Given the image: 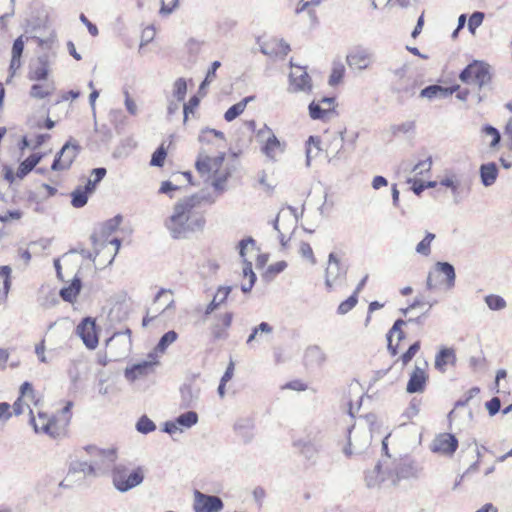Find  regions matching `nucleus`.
I'll return each mask as SVG.
<instances>
[{"mask_svg":"<svg viewBox=\"0 0 512 512\" xmlns=\"http://www.w3.org/2000/svg\"><path fill=\"white\" fill-rule=\"evenodd\" d=\"M178 426H182L184 428H191L198 422V414L194 411H188L181 415H179L175 419Z\"/></svg>","mask_w":512,"mask_h":512,"instance_id":"50","label":"nucleus"},{"mask_svg":"<svg viewBox=\"0 0 512 512\" xmlns=\"http://www.w3.org/2000/svg\"><path fill=\"white\" fill-rule=\"evenodd\" d=\"M122 221V218L120 215L115 216L114 218L106 221L100 230V238H107L109 235H111L114 231L117 230L120 223Z\"/></svg>","mask_w":512,"mask_h":512,"instance_id":"49","label":"nucleus"},{"mask_svg":"<svg viewBox=\"0 0 512 512\" xmlns=\"http://www.w3.org/2000/svg\"><path fill=\"white\" fill-rule=\"evenodd\" d=\"M11 268L9 266L0 267V302L7 297L10 289Z\"/></svg>","mask_w":512,"mask_h":512,"instance_id":"45","label":"nucleus"},{"mask_svg":"<svg viewBox=\"0 0 512 512\" xmlns=\"http://www.w3.org/2000/svg\"><path fill=\"white\" fill-rule=\"evenodd\" d=\"M144 472L141 467L129 471L124 465L114 466L112 470V482L119 492H127L139 486L144 480Z\"/></svg>","mask_w":512,"mask_h":512,"instance_id":"2","label":"nucleus"},{"mask_svg":"<svg viewBox=\"0 0 512 512\" xmlns=\"http://www.w3.org/2000/svg\"><path fill=\"white\" fill-rule=\"evenodd\" d=\"M374 53L364 47H356L352 49L347 57L346 61L351 69L363 71L368 69L374 62Z\"/></svg>","mask_w":512,"mask_h":512,"instance_id":"8","label":"nucleus"},{"mask_svg":"<svg viewBox=\"0 0 512 512\" xmlns=\"http://www.w3.org/2000/svg\"><path fill=\"white\" fill-rule=\"evenodd\" d=\"M290 51V46L283 39H273L261 47V52L266 55L286 56Z\"/></svg>","mask_w":512,"mask_h":512,"instance_id":"32","label":"nucleus"},{"mask_svg":"<svg viewBox=\"0 0 512 512\" xmlns=\"http://www.w3.org/2000/svg\"><path fill=\"white\" fill-rule=\"evenodd\" d=\"M209 200L204 194H194L180 199L173 207V212L165 221V227L174 239H185L191 233L202 230L205 218L198 210L201 203Z\"/></svg>","mask_w":512,"mask_h":512,"instance_id":"1","label":"nucleus"},{"mask_svg":"<svg viewBox=\"0 0 512 512\" xmlns=\"http://www.w3.org/2000/svg\"><path fill=\"white\" fill-rule=\"evenodd\" d=\"M136 429L138 432H140L142 434H148L156 429V425L150 418L143 415L138 420V422L136 424Z\"/></svg>","mask_w":512,"mask_h":512,"instance_id":"54","label":"nucleus"},{"mask_svg":"<svg viewBox=\"0 0 512 512\" xmlns=\"http://www.w3.org/2000/svg\"><path fill=\"white\" fill-rule=\"evenodd\" d=\"M294 447L306 460L315 463L323 444L321 438H302L294 442Z\"/></svg>","mask_w":512,"mask_h":512,"instance_id":"13","label":"nucleus"},{"mask_svg":"<svg viewBox=\"0 0 512 512\" xmlns=\"http://www.w3.org/2000/svg\"><path fill=\"white\" fill-rule=\"evenodd\" d=\"M149 360L133 364L125 369V377L127 380L133 382L139 378L145 377L154 371V366L158 364L154 354H149Z\"/></svg>","mask_w":512,"mask_h":512,"instance_id":"20","label":"nucleus"},{"mask_svg":"<svg viewBox=\"0 0 512 512\" xmlns=\"http://www.w3.org/2000/svg\"><path fill=\"white\" fill-rule=\"evenodd\" d=\"M420 468L410 460H394L389 463L388 477L382 481H389V486H397L401 480L417 478Z\"/></svg>","mask_w":512,"mask_h":512,"instance_id":"4","label":"nucleus"},{"mask_svg":"<svg viewBox=\"0 0 512 512\" xmlns=\"http://www.w3.org/2000/svg\"><path fill=\"white\" fill-rule=\"evenodd\" d=\"M233 314L231 312L224 313L216 317V322L211 327V333L214 339H226L228 337L227 330L232 324Z\"/></svg>","mask_w":512,"mask_h":512,"instance_id":"25","label":"nucleus"},{"mask_svg":"<svg viewBox=\"0 0 512 512\" xmlns=\"http://www.w3.org/2000/svg\"><path fill=\"white\" fill-rule=\"evenodd\" d=\"M131 331L126 329L124 332H116L107 341L110 350L119 348L116 357H123L129 354L131 350Z\"/></svg>","mask_w":512,"mask_h":512,"instance_id":"22","label":"nucleus"},{"mask_svg":"<svg viewBox=\"0 0 512 512\" xmlns=\"http://www.w3.org/2000/svg\"><path fill=\"white\" fill-rule=\"evenodd\" d=\"M20 398L25 399V401L35 400L34 390L31 383L26 381L20 386Z\"/></svg>","mask_w":512,"mask_h":512,"instance_id":"63","label":"nucleus"},{"mask_svg":"<svg viewBox=\"0 0 512 512\" xmlns=\"http://www.w3.org/2000/svg\"><path fill=\"white\" fill-rule=\"evenodd\" d=\"M172 294L173 292L171 290L161 288L154 299V312L159 315L167 310L174 309V299L172 298Z\"/></svg>","mask_w":512,"mask_h":512,"instance_id":"26","label":"nucleus"},{"mask_svg":"<svg viewBox=\"0 0 512 512\" xmlns=\"http://www.w3.org/2000/svg\"><path fill=\"white\" fill-rule=\"evenodd\" d=\"M407 322L402 320V319H398L394 322L392 328L389 330L388 334H387V340H388V350L390 351V353L395 356L398 351H397V345H393L392 343V335L393 334H397V338H398V342L401 341L402 339H404V332L402 331V326L405 325Z\"/></svg>","mask_w":512,"mask_h":512,"instance_id":"40","label":"nucleus"},{"mask_svg":"<svg viewBox=\"0 0 512 512\" xmlns=\"http://www.w3.org/2000/svg\"><path fill=\"white\" fill-rule=\"evenodd\" d=\"M290 89L293 92H311V78L306 68L295 66L291 63V72L289 74Z\"/></svg>","mask_w":512,"mask_h":512,"instance_id":"12","label":"nucleus"},{"mask_svg":"<svg viewBox=\"0 0 512 512\" xmlns=\"http://www.w3.org/2000/svg\"><path fill=\"white\" fill-rule=\"evenodd\" d=\"M30 423L33 426L36 433L41 432L53 438L57 437L60 434L55 419L49 417L44 412L39 411L37 418H35L32 415L30 418Z\"/></svg>","mask_w":512,"mask_h":512,"instance_id":"18","label":"nucleus"},{"mask_svg":"<svg viewBox=\"0 0 512 512\" xmlns=\"http://www.w3.org/2000/svg\"><path fill=\"white\" fill-rule=\"evenodd\" d=\"M485 302L491 310H502L506 307L504 298L498 295H488L485 297Z\"/></svg>","mask_w":512,"mask_h":512,"instance_id":"57","label":"nucleus"},{"mask_svg":"<svg viewBox=\"0 0 512 512\" xmlns=\"http://www.w3.org/2000/svg\"><path fill=\"white\" fill-rule=\"evenodd\" d=\"M371 432L370 430L359 431H350L349 432V443L348 447L345 448L346 454H359L362 453L365 449H367L371 443Z\"/></svg>","mask_w":512,"mask_h":512,"instance_id":"19","label":"nucleus"},{"mask_svg":"<svg viewBox=\"0 0 512 512\" xmlns=\"http://www.w3.org/2000/svg\"><path fill=\"white\" fill-rule=\"evenodd\" d=\"M231 289L232 288L230 286L220 287L217 290L216 294L214 295L213 300L208 304V306L205 310V315L211 314L222 303H224L225 300L227 299L229 293L231 292Z\"/></svg>","mask_w":512,"mask_h":512,"instance_id":"44","label":"nucleus"},{"mask_svg":"<svg viewBox=\"0 0 512 512\" xmlns=\"http://www.w3.org/2000/svg\"><path fill=\"white\" fill-rule=\"evenodd\" d=\"M282 220L284 222H289V226L286 230H294L297 226L298 217H297V210L294 207H287L286 209H282L276 219L273 222V227L275 230L279 233V239L282 247H286L287 242L289 238L286 239V234L282 229L279 227V221Z\"/></svg>","mask_w":512,"mask_h":512,"instance_id":"14","label":"nucleus"},{"mask_svg":"<svg viewBox=\"0 0 512 512\" xmlns=\"http://www.w3.org/2000/svg\"><path fill=\"white\" fill-rule=\"evenodd\" d=\"M91 195L90 192L86 190L85 187L78 186L71 193V204L75 208H81L87 204L88 196Z\"/></svg>","mask_w":512,"mask_h":512,"instance_id":"46","label":"nucleus"},{"mask_svg":"<svg viewBox=\"0 0 512 512\" xmlns=\"http://www.w3.org/2000/svg\"><path fill=\"white\" fill-rule=\"evenodd\" d=\"M224 504L220 497L207 495L200 491L194 492L193 509L195 512H219Z\"/></svg>","mask_w":512,"mask_h":512,"instance_id":"10","label":"nucleus"},{"mask_svg":"<svg viewBox=\"0 0 512 512\" xmlns=\"http://www.w3.org/2000/svg\"><path fill=\"white\" fill-rule=\"evenodd\" d=\"M77 334L82 339L85 346L89 349H95L98 345V336L96 333L95 320L86 317L77 326Z\"/></svg>","mask_w":512,"mask_h":512,"instance_id":"17","label":"nucleus"},{"mask_svg":"<svg viewBox=\"0 0 512 512\" xmlns=\"http://www.w3.org/2000/svg\"><path fill=\"white\" fill-rule=\"evenodd\" d=\"M257 138L261 143V152L270 161L276 162L280 155L286 150V143L280 141L274 134L272 129L267 125H264L257 132Z\"/></svg>","mask_w":512,"mask_h":512,"instance_id":"3","label":"nucleus"},{"mask_svg":"<svg viewBox=\"0 0 512 512\" xmlns=\"http://www.w3.org/2000/svg\"><path fill=\"white\" fill-rule=\"evenodd\" d=\"M83 467V461H72L70 463L67 475L61 481L60 486L64 488H72L76 484H80L82 476H78L77 479H73V475H82Z\"/></svg>","mask_w":512,"mask_h":512,"instance_id":"27","label":"nucleus"},{"mask_svg":"<svg viewBox=\"0 0 512 512\" xmlns=\"http://www.w3.org/2000/svg\"><path fill=\"white\" fill-rule=\"evenodd\" d=\"M224 158V153H220L216 157H210L201 152L196 161V169L202 176L210 178L212 173L220 171Z\"/></svg>","mask_w":512,"mask_h":512,"instance_id":"15","label":"nucleus"},{"mask_svg":"<svg viewBox=\"0 0 512 512\" xmlns=\"http://www.w3.org/2000/svg\"><path fill=\"white\" fill-rule=\"evenodd\" d=\"M78 152L79 146L76 143H72L71 141L66 142L61 150L56 154L51 169L53 171L69 169L78 155Z\"/></svg>","mask_w":512,"mask_h":512,"instance_id":"9","label":"nucleus"},{"mask_svg":"<svg viewBox=\"0 0 512 512\" xmlns=\"http://www.w3.org/2000/svg\"><path fill=\"white\" fill-rule=\"evenodd\" d=\"M439 184L442 186H445L447 188H450L452 191L454 202L455 203L460 202L459 189L461 186V180L456 173H454L452 171H446V173L444 174L442 179L439 181Z\"/></svg>","mask_w":512,"mask_h":512,"instance_id":"30","label":"nucleus"},{"mask_svg":"<svg viewBox=\"0 0 512 512\" xmlns=\"http://www.w3.org/2000/svg\"><path fill=\"white\" fill-rule=\"evenodd\" d=\"M187 93V83L184 78H178L173 85V96L178 102H182L185 99Z\"/></svg>","mask_w":512,"mask_h":512,"instance_id":"53","label":"nucleus"},{"mask_svg":"<svg viewBox=\"0 0 512 512\" xmlns=\"http://www.w3.org/2000/svg\"><path fill=\"white\" fill-rule=\"evenodd\" d=\"M273 327L267 322H261L259 325L252 329L251 334L246 340L247 345H251L254 342H263L265 337L273 333Z\"/></svg>","mask_w":512,"mask_h":512,"instance_id":"33","label":"nucleus"},{"mask_svg":"<svg viewBox=\"0 0 512 512\" xmlns=\"http://www.w3.org/2000/svg\"><path fill=\"white\" fill-rule=\"evenodd\" d=\"M24 50V39L23 35L19 36L13 43L12 46V57L10 62V78H12L16 72L21 67V56Z\"/></svg>","mask_w":512,"mask_h":512,"instance_id":"31","label":"nucleus"},{"mask_svg":"<svg viewBox=\"0 0 512 512\" xmlns=\"http://www.w3.org/2000/svg\"><path fill=\"white\" fill-rule=\"evenodd\" d=\"M498 176V168L495 163L490 162L480 166V178L485 187L493 185Z\"/></svg>","mask_w":512,"mask_h":512,"instance_id":"37","label":"nucleus"},{"mask_svg":"<svg viewBox=\"0 0 512 512\" xmlns=\"http://www.w3.org/2000/svg\"><path fill=\"white\" fill-rule=\"evenodd\" d=\"M415 121H405L401 124L391 126V132L393 135L408 134L415 130Z\"/></svg>","mask_w":512,"mask_h":512,"instance_id":"56","label":"nucleus"},{"mask_svg":"<svg viewBox=\"0 0 512 512\" xmlns=\"http://www.w3.org/2000/svg\"><path fill=\"white\" fill-rule=\"evenodd\" d=\"M84 449L92 457V460H94L100 475L108 472L110 469L113 470L117 459V451L115 448L100 449L90 445Z\"/></svg>","mask_w":512,"mask_h":512,"instance_id":"6","label":"nucleus"},{"mask_svg":"<svg viewBox=\"0 0 512 512\" xmlns=\"http://www.w3.org/2000/svg\"><path fill=\"white\" fill-rule=\"evenodd\" d=\"M459 78L463 83L482 88L491 80L490 67L482 61H473L460 73Z\"/></svg>","mask_w":512,"mask_h":512,"instance_id":"5","label":"nucleus"},{"mask_svg":"<svg viewBox=\"0 0 512 512\" xmlns=\"http://www.w3.org/2000/svg\"><path fill=\"white\" fill-rule=\"evenodd\" d=\"M416 85V80L407 74L406 66L393 71L392 88L397 94L406 97L413 96Z\"/></svg>","mask_w":512,"mask_h":512,"instance_id":"7","label":"nucleus"},{"mask_svg":"<svg viewBox=\"0 0 512 512\" xmlns=\"http://www.w3.org/2000/svg\"><path fill=\"white\" fill-rule=\"evenodd\" d=\"M420 349V342L416 341L413 343L408 350L400 357L403 365H407L413 357L417 354Z\"/></svg>","mask_w":512,"mask_h":512,"instance_id":"62","label":"nucleus"},{"mask_svg":"<svg viewBox=\"0 0 512 512\" xmlns=\"http://www.w3.org/2000/svg\"><path fill=\"white\" fill-rule=\"evenodd\" d=\"M167 156V152L163 145L158 147L152 154L150 165L155 167H162Z\"/></svg>","mask_w":512,"mask_h":512,"instance_id":"58","label":"nucleus"},{"mask_svg":"<svg viewBox=\"0 0 512 512\" xmlns=\"http://www.w3.org/2000/svg\"><path fill=\"white\" fill-rule=\"evenodd\" d=\"M198 139L202 144H212L216 148L224 147L225 143L223 132L210 128L203 129Z\"/></svg>","mask_w":512,"mask_h":512,"instance_id":"28","label":"nucleus"},{"mask_svg":"<svg viewBox=\"0 0 512 512\" xmlns=\"http://www.w3.org/2000/svg\"><path fill=\"white\" fill-rule=\"evenodd\" d=\"M347 274V267H345L337 254L331 252L328 256L327 267L325 269V286L331 290L333 284L340 278L345 277Z\"/></svg>","mask_w":512,"mask_h":512,"instance_id":"11","label":"nucleus"},{"mask_svg":"<svg viewBox=\"0 0 512 512\" xmlns=\"http://www.w3.org/2000/svg\"><path fill=\"white\" fill-rule=\"evenodd\" d=\"M245 110V102H238L232 105L224 114V119L231 122L241 115Z\"/></svg>","mask_w":512,"mask_h":512,"instance_id":"55","label":"nucleus"},{"mask_svg":"<svg viewBox=\"0 0 512 512\" xmlns=\"http://www.w3.org/2000/svg\"><path fill=\"white\" fill-rule=\"evenodd\" d=\"M454 89L442 87L440 85H430L422 89L420 97L432 100L435 98H446L453 94Z\"/></svg>","mask_w":512,"mask_h":512,"instance_id":"34","label":"nucleus"},{"mask_svg":"<svg viewBox=\"0 0 512 512\" xmlns=\"http://www.w3.org/2000/svg\"><path fill=\"white\" fill-rule=\"evenodd\" d=\"M434 270L436 273L444 275L445 279L443 283L446 286V289L450 290L455 286L456 273L455 268L449 262H436L434 265Z\"/></svg>","mask_w":512,"mask_h":512,"instance_id":"29","label":"nucleus"},{"mask_svg":"<svg viewBox=\"0 0 512 512\" xmlns=\"http://www.w3.org/2000/svg\"><path fill=\"white\" fill-rule=\"evenodd\" d=\"M52 64L51 57L49 54H42L37 57L34 64L30 65L28 72V78L32 81H44L47 80L50 66Z\"/></svg>","mask_w":512,"mask_h":512,"instance_id":"21","label":"nucleus"},{"mask_svg":"<svg viewBox=\"0 0 512 512\" xmlns=\"http://www.w3.org/2000/svg\"><path fill=\"white\" fill-rule=\"evenodd\" d=\"M431 167H432V159H431V157H429V158L417 163L413 168V172L416 175H423L424 173L429 172L431 170Z\"/></svg>","mask_w":512,"mask_h":512,"instance_id":"64","label":"nucleus"},{"mask_svg":"<svg viewBox=\"0 0 512 512\" xmlns=\"http://www.w3.org/2000/svg\"><path fill=\"white\" fill-rule=\"evenodd\" d=\"M212 174H213L212 186L214 187V189L216 191H218L219 193H222L226 189L225 184L229 177V173L218 171V172H214Z\"/></svg>","mask_w":512,"mask_h":512,"instance_id":"52","label":"nucleus"},{"mask_svg":"<svg viewBox=\"0 0 512 512\" xmlns=\"http://www.w3.org/2000/svg\"><path fill=\"white\" fill-rule=\"evenodd\" d=\"M81 287L80 278L74 277L71 284L68 287L62 288L59 294L64 301L73 302L80 293Z\"/></svg>","mask_w":512,"mask_h":512,"instance_id":"42","label":"nucleus"},{"mask_svg":"<svg viewBox=\"0 0 512 512\" xmlns=\"http://www.w3.org/2000/svg\"><path fill=\"white\" fill-rule=\"evenodd\" d=\"M458 447L457 438L450 433H441L435 437L431 444V451L446 456L454 454Z\"/></svg>","mask_w":512,"mask_h":512,"instance_id":"16","label":"nucleus"},{"mask_svg":"<svg viewBox=\"0 0 512 512\" xmlns=\"http://www.w3.org/2000/svg\"><path fill=\"white\" fill-rule=\"evenodd\" d=\"M435 237L434 233L426 232L424 238L416 245V253L425 257L429 256L431 254V243Z\"/></svg>","mask_w":512,"mask_h":512,"instance_id":"47","label":"nucleus"},{"mask_svg":"<svg viewBox=\"0 0 512 512\" xmlns=\"http://www.w3.org/2000/svg\"><path fill=\"white\" fill-rule=\"evenodd\" d=\"M320 144L321 140L318 136H310L306 141V167H310L312 160L319 156L322 150Z\"/></svg>","mask_w":512,"mask_h":512,"instance_id":"38","label":"nucleus"},{"mask_svg":"<svg viewBox=\"0 0 512 512\" xmlns=\"http://www.w3.org/2000/svg\"><path fill=\"white\" fill-rule=\"evenodd\" d=\"M178 334L174 330H170L166 332L159 340L157 346L155 347L156 353H164L169 345L174 343L177 340Z\"/></svg>","mask_w":512,"mask_h":512,"instance_id":"48","label":"nucleus"},{"mask_svg":"<svg viewBox=\"0 0 512 512\" xmlns=\"http://www.w3.org/2000/svg\"><path fill=\"white\" fill-rule=\"evenodd\" d=\"M42 153H34L22 161L17 169L16 176L19 179H23L28 173H30L36 165L43 158Z\"/></svg>","mask_w":512,"mask_h":512,"instance_id":"36","label":"nucleus"},{"mask_svg":"<svg viewBox=\"0 0 512 512\" xmlns=\"http://www.w3.org/2000/svg\"><path fill=\"white\" fill-rule=\"evenodd\" d=\"M83 466L84 467L81 475V483L87 476L96 477L100 475L94 460H91L90 463H88L87 461H83Z\"/></svg>","mask_w":512,"mask_h":512,"instance_id":"61","label":"nucleus"},{"mask_svg":"<svg viewBox=\"0 0 512 512\" xmlns=\"http://www.w3.org/2000/svg\"><path fill=\"white\" fill-rule=\"evenodd\" d=\"M55 85L53 81L33 84L30 89V96L35 99H44L53 94Z\"/></svg>","mask_w":512,"mask_h":512,"instance_id":"39","label":"nucleus"},{"mask_svg":"<svg viewBox=\"0 0 512 512\" xmlns=\"http://www.w3.org/2000/svg\"><path fill=\"white\" fill-rule=\"evenodd\" d=\"M389 463L386 460L380 461L372 470L368 471L365 476L368 488L379 487L382 483L389 486V481H382V478L388 477Z\"/></svg>","mask_w":512,"mask_h":512,"instance_id":"23","label":"nucleus"},{"mask_svg":"<svg viewBox=\"0 0 512 512\" xmlns=\"http://www.w3.org/2000/svg\"><path fill=\"white\" fill-rule=\"evenodd\" d=\"M455 361L456 355L454 350L451 348H443L435 357V368L440 372H445L447 364H455Z\"/></svg>","mask_w":512,"mask_h":512,"instance_id":"35","label":"nucleus"},{"mask_svg":"<svg viewBox=\"0 0 512 512\" xmlns=\"http://www.w3.org/2000/svg\"><path fill=\"white\" fill-rule=\"evenodd\" d=\"M357 297L355 296V294H352L348 299H346L345 301L341 302L340 305L338 306V309H337V312L341 315H344L346 313H348L350 310H352L355 305L357 304Z\"/></svg>","mask_w":512,"mask_h":512,"instance_id":"60","label":"nucleus"},{"mask_svg":"<svg viewBox=\"0 0 512 512\" xmlns=\"http://www.w3.org/2000/svg\"><path fill=\"white\" fill-rule=\"evenodd\" d=\"M304 358L307 364L321 365L325 361L326 355L319 346L313 345L306 349Z\"/></svg>","mask_w":512,"mask_h":512,"instance_id":"43","label":"nucleus"},{"mask_svg":"<svg viewBox=\"0 0 512 512\" xmlns=\"http://www.w3.org/2000/svg\"><path fill=\"white\" fill-rule=\"evenodd\" d=\"M309 115L313 120H324L326 119L330 113L325 111L324 107L319 102L312 101L309 104Z\"/></svg>","mask_w":512,"mask_h":512,"instance_id":"51","label":"nucleus"},{"mask_svg":"<svg viewBox=\"0 0 512 512\" xmlns=\"http://www.w3.org/2000/svg\"><path fill=\"white\" fill-rule=\"evenodd\" d=\"M428 376L424 368L415 366L407 383L408 393H422L425 390Z\"/></svg>","mask_w":512,"mask_h":512,"instance_id":"24","label":"nucleus"},{"mask_svg":"<svg viewBox=\"0 0 512 512\" xmlns=\"http://www.w3.org/2000/svg\"><path fill=\"white\" fill-rule=\"evenodd\" d=\"M484 20V13L476 11L472 13L468 21V29L472 34H475L476 29L481 26Z\"/></svg>","mask_w":512,"mask_h":512,"instance_id":"59","label":"nucleus"},{"mask_svg":"<svg viewBox=\"0 0 512 512\" xmlns=\"http://www.w3.org/2000/svg\"><path fill=\"white\" fill-rule=\"evenodd\" d=\"M181 405L185 408L193 407L199 399V389L191 385H183L180 389Z\"/></svg>","mask_w":512,"mask_h":512,"instance_id":"41","label":"nucleus"}]
</instances>
